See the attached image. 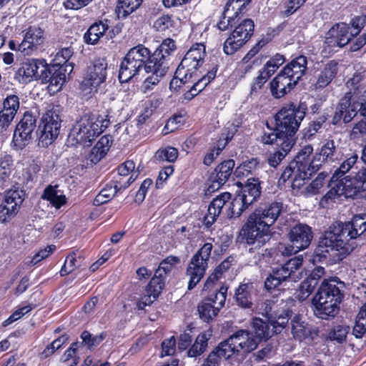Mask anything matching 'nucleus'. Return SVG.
Returning a JSON list of instances; mask_svg holds the SVG:
<instances>
[{
    "label": "nucleus",
    "mask_w": 366,
    "mask_h": 366,
    "mask_svg": "<svg viewBox=\"0 0 366 366\" xmlns=\"http://www.w3.org/2000/svg\"><path fill=\"white\" fill-rule=\"evenodd\" d=\"M176 49L172 39H167L152 54L149 49L139 44L130 49L121 62L119 79L122 83L128 82L144 71L148 76L143 82L144 92L152 89L169 70L168 57Z\"/></svg>",
    "instance_id": "nucleus-1"
},
{
    "label": "nucleus",
    "mask_w": 366,
    "mask_h": 366,
    "mask_svg": "<svg viewBox=\"0 0 366 366\" xmlns=\"http://www.w3.org/2000/svg\"><path fill=\"white\" fill-rule=\"evenodd\" d=\"M366 237V214L355 215L350 221L336 222L320 237L315 250V261L325 259L330 252H338L339 259L350 254Z\"/></svg>",
    "instance_id": "nucleus-2"
},
{
    "label": "nucleus",
    "mask_w": 366,
    "mask_h": 366,
    "mask_svg": "<svg viewBox=\"0 0 366 366\" xmlns=\"http://www.w3.org/2000/svg\"><path fill=\"white\" fill-rule=\"evenodd\" d=\"M281 202H272L259 206L252 212L239 231L238 239L256 250L263 247L272 237L271 227L284 212Z\"/></svg>",
    "instance_id": "nucleus-3"
},
{
    "label": "nucleus",
    "mask_w": 366,
    "mask_h": 366,
    "mask_svg": "<svg viewBox=\"0 0 366 366\" xmlns=\"http://www.w3.org/2000/svg\"><path fill=\"white\" fill-rule=\"evenodd\" d=\"M261 189L260 181L258 178H249L232 202H229L232 197L229 192L221 193L209 204L207 213L204 217L203 224L207 228L212 227L224 207H228L229 210L231 209V212L227 214L228 217H239L259 199Z\"/></svg>",
    "instance_id": "nucleus-4"
},
{
    "label": "nucleus",
    "mask_w": 366,
    "mask_h": 366,
    "mask_svg": "<svg viewBox=\"0 0 366 366\" xmlns=\"http://www.w3.org/2000/svg\"><path fill=\"white\" fill-rule=\"evenodd\" d=\"M263 305L264 308L262 309V314L267 317V322L255 317L252 320L254 334L247 331L249 340L255 341L256 347L261 340H267L274 334L280 333L287 326L292 313L282 300L280 303L266 300Z\"/></svg>",
    "instance_id": "nucleus-5"
},
{
    "label": "nucleus",
    "mask_w": 366,
    "mask_h": 366,
    "mask_svg": "<svg viewBox=\"0 0 366 366\" xmlns=\"http://www.w3.org/2000/svg\"><path fill=\"white\" fill-rule=\"evenodd\" d=\"M110 124L108 115L87 113L76 122L69 134L72 144L89 147Z\"/></svg>",
    "instance_id": "nucleus-6"
},
{
    "label": "nucleus",
    "mask_w": 366,
    "mask_h": 366,
    "mask_svg": "<svg viewBox=\"0 0 366 366\" xmlns=\"http://www.w3.org/2000/svg\"><path fill=\"white\" fill-rule=\"evenodd\" d=\"M306 109V106L294 103L284 106L275 116V127L270 128L267 124V129L263 133L277 134L281 139H289L295 143L294 135L305 118Z\"/></svg>",
    "instance_id": "nucleus-7"
},
{
    "label": "nucleus",
    "mask_w": 366,
    "mask_h": 366,
    "mask_svg": "<svg viewBox=\"0 0 366 366\" xmlns=\"http://www.w3.org/2000/svg\"><path fill=\"white\" fill-rule=\"evenodd\" d=\"M307 64V58L299 56L286 65L270 82L272 95L279 99L290 92L305 74Z\"/></svg>",
    "instance_id": "nucleus-8"
},
{
    "label": "nucleus",
    "mask_w": 366,
    "mask_h": 366,
    "mask_svg": "<svg viewBox=\"0 0 366 366\" xmlns=\"http://www.w3.org/2000/svg\"><path fill=\"white\" fill-rule=\"evenodd\" d=\"M179 262V258L175 256H169L160 262L154 277L145 289L144 295L137 303L138 310H144L146 306L150 305L157 300L164 287V277Z\"/></svg>",
    "instance_id": "nucleus-9"
},
{
    "label": "nucleus",
    "mask_w": 366,
    "mask_h": 366,
    "mask_svg": "<svg viewBox=\"0 0 366 366\" xmlns=\"http://www.w3.org/2000/svg\"><path fill=\"white\" fill-rule=\"evenodd\" d=\"M60 108L50 105L43 114L39 126V145L47 147L59 134L61 128Z\"/></svg>",
    "instance_id": "nucleus-10"
},
{
    "label": "nucleus",
    "mask_w": 366,
    "mask_h": 366,
    "mask_svg": "<svg viewBox=\"0 0 366 366\" xmlns=\"http://www.w3.org/2000/svg\"><path fill=\"white\" fill-rule=\"evenodd\" d=\"M255 345V341L249 340L247 330H241L222 342L213 351L220 360H227L240 351L250 352L256 349Z\"/></svg>",
    "instance_id": "nucleus-11"
},
{
    "label": "nucleus",
    "mask_w": 366,
    "mask_h": 366,
    "mask_svg": "<svg viewBox=\"0 0 366 366\" xmlns=\"http://www.w3.org/2000/svg\"><path fill=\"white\" fill-rule=\"evenodd\" d=\"M212 248V243H204L191 259L187 269V275L189 277L188 290L195 287L204 277Z\"/></svg>",
    "instance_id": "nucleus-12"
},
{
    "label": "nucleus",
    "mask_w": 366,
    "mask_h": 366,
    "mask_svg": "<svg viewBox=\"0 0 366 366\" xmlns=\"http://www.w3.org/2000/svg\"><path fill=\"white\" fill-rule=\"evenodd\" d=\"M205 55V46L203 44L199 43L192 45L176 70L177 76L184 81L192 79L199 67L202 64Z\"/></svg>",
    "instance_id": "nucleus-13"
},
{
    "label": "nucleus",
    "mask_w": 366,
    "mask_h": 366,
    "mask_svg": "<svg viewBox=\"0 0 366 366\" xmlns=\"http://www.w3.org/2000/svg\"><path fill=\"white\" fill-rule=\"evenodd\" d=\"M303 262V257L299 255L288 260L280 267L274 269L264 280V288L272 291L280 286L288 278L295 281L297 277L296 272L300 268Z\"/></svg>",
    "instance_id": "nucleus-14"
},
{
    "label": "nucleus",
    "mask_w": 366,
    "mask_h": 366,
    "mask_svg": "<svg viewBox=\"0 0 366 366\" xmlns=\"http://www.w3.org/2000/svg\"><path fill=\"white\" fill-rule=\"evenodd\" d=\"M312 237L313 234L310 227L305 224H297L292 227L288 233V239L291 244L281 246L280 250L285 256L296 254L299 251L307 248Z\"/></svg>",
    "instance_id": "nucleus-15"
},
{
    "label": "nucleus",
    "mask_w": 366,
    "mask_h": 366,
    "mask_svg": "<svg viewBox=\"0 0 366 366\" xmlns=\"http://www.w3.org/2000/svg\"><path fill=\"white\" fill-rule=\"evenodd\" d=\"M364 103L362 99H358L354 97L352 92H347L343 97H342L337 106L334 117L332 118V123L337 124L341 119L345 123L350 122L352 119L359 112V109Z\"/></svg>",
    "instance_id": "nucleus-16"
},
{
    "label": "nucleus",
    "mask_w": 366,
    "mask_h": 366,
    "mask_svg": "<svg viewBox=\"0 0 366 366\" xmlns=\"http://www.w3.org/2000/svg\"><path fill=\"white\" fill-rule=\"evenodd\" d=\"M350 29V25L343 22L334 25L327 33L323 51L326 52L328 47L330 54L334 51L335 47H342L349 42L352 44L354 41L352 38L355 36Z\"/></svg>",
    "instance_id": "nucleus-17"
},
{
    "label": "nucleus",
    "mask_w": 366,
    "mask_h": 366,
    "mask_svg": "<svg viewBox=\"0 0 366 366\" xmlns=\"http://www.w3.org/2000/svg\"><path fill=\"white\" fill-rule=\"evenodd\" d=\"M36 127V117L31 112H24L23 117L16 126L13 142L16 147L22 149L32 139Z\"/></svg>",
    "instance_id": "nucleus-18"
},
{
    "label": "nucleus",
    "mask_w": 366,
    "mask_h": 366,
    "mask_svg": "<svg viewBox=\"0 0 366 366\" xmlns=\"http://www.w3.org/2000/svg\"><path fill=\"white\" fill-rule=\"evenodd\" d=\"M259 140L264 144H274L279 148L278 150L271 154L268 158L269 166L274 168L281 163L295 144L294 142L281 139L277 134L272 133H263Z\"/></svg>",
    "instance_id": "nucleus-19"
},
{
    "label": "nucleus",
    "mask_w": 366,
    "mask_h": 366,
    "mask_svg": "<svg viewBox=\"0 0 366 366\" xmlns=\"http://www.w3.org/2000/svg\"><path fill=\"white\" fill-rule=\"evenodd\" d=\"M46 63L44 59H27L17 70L16 79L22 84L29 83L34 79H40L41 74L46 70Z\"/></svg>",
    "instance_id": "nucleus-20"
},
{
    "label": "nucleus",
    "mask_w": 366,
    "mask_h": 366,
    "mask_svg": "<svg viewBox=\"0 0 366 366\" xmlns=\"http://www.w3.org/2000/svg\"><path fill=\"white\" fill-rule=\"evenodd\" d=\"M344 283L339 281L337 277L330 280H324L320 286L315 296L328 301H332L334 307H339L343 298V293L341 291Z\"/></svg>",
    "instance_id": "nucleus-21"
},
{
    "label": "nucleus",
    "mask_w": 366,
    "mask_h": 366,
    "mask_svg": "<svg viewBox=\"0 0 366 366\" xmlns=\"http://www.w3.org/2000/svg\"><path fill=\"white\" fill-rule=\"evenodd\" d=\"M107 64L102 61L95 62L88 67L86 76L81 83L83 90L89 89L88 93L92 94L97 91V88L104 81L107 76Z\"/></svg>",
    "instance_id": "nucleus-22"
},
{
    "label": "nucleus",
    "mask_w": 366,
    "mask_h": 366,
    "mask_svg": "<svg viewBox=\"0 0 366 366\" xmlns=\"http://www.w3.org/2000/svg\"><path fill=\"white\" fill-rule=\"evenodd\" d=\"M342 157V152L338 144L332 139L326 140L322 145L320 152L313 156V167L318 168L323 163H333L339 161Z\"/></svg>",
    "instance_id": "nucleus-23"
},
{
    "label": "nucleus",
    "mask_w": 366,
    "mask_h": 366,
    "mask_svg": "<svg viewBox=\"0 0 366 366\" xmlns=\"http://www.w3.org/2000/svg\"><path fill=\"white\" fill-rule=\"evenodd\" d=\"M44 41V31L39 27L30 26L24 31V39L18 49L26 55L31 54Z\"/></svg>",
    "instance_id": "nucleus-24"
},
{
    "label": "nucleus",
    "mask_w": 366,
    "mask_h": 366,
    "mask_svg": "<svg viewBox=\"0 0 366 366\" xmlns=\"http://www.w3.org/2000/svg\"><path fill=\"white\" fill-rule=\"evenodd\" d=\"M291 326L294 338L299 341L313 340L318 336V330L306 322L301 315H296L293 317L291 320Z\"/></svg>",
    "instance_id": "nucleus-25"
},
{
    "label": "nucleus",
    "mask_w": 366,
    "mask_h": 366,
    "mask_svg": "<svg viewBox=\"0 0 366 366\" xmlns=\"http://www.w3.org/2000/svg\"><path fill=\"white\" fill-rule=\"evenodd\" d=\"M312 153V146L310 144L305 145L299 151L293 161L301 177H307L309 178L312 174L319 170L318 168L312 167L313 158L311 159L310 157Z\"/></svg>",
    "instance_id": "nucleus-26"
},
{
    "label": "nucleus",
    "mask_w": 366,
    "mask_h": 366,
    "mask_svg": "<svg viewBox=\"0 0 366 366\" xmlns=\"http://www.w3.org/2000/svg\"><path fill=\"white\" fill-rule=\"evenodd\" d=\"M338 71V63L330 60L325 63L317 75L315 84L316 89H322L328 86L335 79Z\"/></svg>",
    "instance_id": "nucleus-27"
},
{
    "label": "nucleus",
    "mask_w": 366,
    "mask_h": 366,
    "mask_svg": "<svg viewBox=\"0 0 366 366\" xmlns=\"http://www.w3.org/2000/svg\"><path fill=\"white\" fill-rule=\"evenodd\" d=\"M315 315L322 320L333 318L339 312V307H334L332 301L322 300L317 296L312 299Z\"/></svg>",
    "instance_id": "nucleus-28"
},
{
    "label": "nucleus",
    "mask_w": 366,
    "mask_h": 366,
    "mask_svg": "<svg viewBox=\"0 0 366 366\" xmlns=\"http://www.w3.org/2000/svg\"><path fill=\"white\" fill-rule=\"evenodd\" d=\"M256 290L253 283L247 282L241 284L237 288L234 294L236 303L242 308H250L252 305Z\"/></svg>",
    "instance_id": "nucleus-29"
},
{
    "label": "nucleus",
    "mask_w": 366,
    "mask_h": 366,
    "mask_svg": "<svg viewBox=\"0 0 366 366\" xmlns=\"http://www.w3.org/2000/svg\"><path fill=\"white\" fill-rule=\"evenodd\" d=\"M363 183L358 178H349L347 176L340 179L338 183V189L346 197H355L362 189Z\"/></svg>",
    "instance_id": "nucleus-30"
},
{
    "label": "nucleus",
    "mask_w": 366,
    "mask_h": 366,
    "mask_svg": "<svg viewBox=\"0 0 366 366\" xmlns=\"http://www.w3.org/2000/svg\"><path fill=\"white\" fill-rule=\"evenodd\" d=\"M108 30L109 25L107 21L96 22L84 34V39L87 44H95L102 36L107 34Z\"/></svg>",
    "instance_id": "nucleus-31"
},
{
    "label": "nucleus",
    "mask_w": 366,
    "mask_h": 366,
    "mask_svg": "<svg viewBox=\"0 0 366 366\" xmlns=\"http://www.w3.org/2000/svg\"><path fill=\"white\" fill-rule=\"evenodd\" d=\"M234 165L235 164L233 159L224 161L219 164L214 171L215 176L214 177L213 184H217L218 187L223 185L231 176ZM215 185L213 184V187Z\"/></svg>",
    "instance_id": "nucleus-32"
},
{
    "label": "nucleus",
    "mask_w": 366,
    "mask_h": 366,
    "mask_svg": "<svg viewBox=\"0 0 366 366\" xmlns=\"http://www.w3.org/2000/svg\"><path fill=\"white\" fill-rule=\"evenodd\" d=\"M112 137L109 135L102 136L91 151V160L93 162H98L109 151L112 144Z\"/></svg>",
    "instance_id": "nucleus-33"
},
{
    "label": "nucleus",
    "mask_w": 366,
    "mask_h": 366,
    "mask_svg": "<svg viewBox=\"0 0 366 366\" xmlns=\"http://www.w3.org/2000/svg\"><path fill=\"white\" fill-rule=\"evenodd\" d=\"M297 167L295 165L294 162H292L290 164L285 167L282 172L280 180L283 182H286L290 178H292V186L295 188H300L305 183V180L308 179L307 177H301L299 172L297 170Z\"/></svg>",
    "instance_id": "nucleus-34"
},
{
    "label": "nucleus",
    "mask_w": 366,
    "mask_h": 366,
    "mask_svg": "<svg viewBox=\"0 0 366 366\" xmlns=\"http://www.w3.org/2000/svg\"><path fill=\"white\" fill-rule=\"evenodd\" d=\"M254 27V25L252 20L244 19L235 27L230 35L236 38L238 41L239 39H241L240 41H242V44H244L253 34Z\"/></svg>",
    "instance_id": "nucleus-35"
},
{
    "label": "nucleus",
    "mask_w": 366,
    "mask_h": 366,
    "mask_svg": "<svg viewBox=\"0 0 366 366\" xmlns=\"http://www.w3.org/2000/svg\"><path fill=\"white\" fill-rule=\"evenodd\" d=\"M40 80L49 83L51 87L54 86L56 90H59L66 81V75L60 69L51 74L46 66L45 71L41 74Z\"/></svg>",
    "instance_id": "nucleus-36"
},
{
    "label": "nucleus",
    "mask_w": 366,
    "mask_h": 366,
    "mask_svg": "<svg viewBox=\"0 0 366 366\" xmlns=\"http://www.w3.org/2000/svg\"><path fill=\"white\" fill-rule=\"evenodd\" d=\"M365 76V72H356L346 83L347 88L350 89V92L353 90V93L352 92V95L358 99H362L360 94L362 92L366 93V85L364 83Z\"/></svg>",
    "instance_id": "nucleus-37"
},
{
    "label": "nucleus",
    "mask_w": 366,
    "mask_h": 366,
    "mask_svg": "<svg viewBox=\"0 0 366 366\" xmlns=\"http://www.w3.org/2000/svg\"><path fill=\"white\" fill-rule=\"evenodd\" d=\"M42 199H46L56 209H59L66 204V198L65 195L59 194L56 187L48 186L44 191L41 196Z\"/></svg>",
    "instance_id": "nucleus-38"
},
{
    "label": "nucleus",
    "mask_w": 366,
    "mask_h": 366,
    "mask_svg": "<svg viewBox=\"0 0 366 366\" xmlns=\"http://www.w3.org/2000/svg\"><path fill=\"white\" fill-rule=\"evenodd\" d=\"M142 0H119L116 6V13L119 19H124L137 9Z\"/></svg>",
    "instance_id": "nucleus-39"
},
{
    "label": "nucleus",
    "mask_w": 366,
    "mask_h": 366,
    "mask_svg": "<svg viewBox=\"0 0 366 366\" xmlns=\"http://www.w3.org/2000/svg\"><path fill=\"white\" fill-rule=\"evenodd\" d=\"M24 197L25 193L22 189L19 188L9 189L6 192L2 203L9 207L11 206L14 209L19 211L24 199Z\"/></svg>",
    "instance_id": "nucleus-40"
},
{
    "label": "nucleus",
    "mask_w": 366,
    "mask_h": 366,
    "mask_svg": "<svg viewBox=\"0 0 366 366\" xmlns=\"http://www.w3.org/2000/svg\"><path fill=\"white\" fill-rule=\"evenodd\" d=\"M357 159L358 154L356 152H352L350 154H347L346 159L340 164L339 168L335 171L331 179L332 181H337L339 179L342 178L352 168V167L357 162Z\"/></svg>",
    "instance_id": "nucleus-41"
},
{
    "label": "nucleus",
    "mask_w": 366,
    "mask_h": 366,
    "mask_svg": "<svg viewBox=\"0 0 366 366\" xmlns=\"http://www.w3.org/2000/svg\"><path fill=\"white\" fill-rule=\"evenodd\" d=\"M122 187V182L119 183H114V185H107V187L102 189L100 192L97 195L94 199V204L96 205L103 204L109 202L115 194L120 191Z\"/></svg>",
    "instance_id": "nucleus-42"
},
{
    "label": "nucleus",
    "mask_w": 366,
    "mask_h": 366,
    "mask_svg": "<svg viewBox=\"0 0 366 366\" xmlns=\"http://www.w3.org/2000/svg\"><path fill=\"white\" fill-rule=\"evenodd\" d=\"M208 340L209 337L206 333L199 334L197 337L194 343L187 351L188 357H197L200 356L205 351L207 347Z\"/></svg>",
    "instance_id": "nucleus-43"
},
{
    "label": "nucleus",
    "mask_w": 366,
    "mask_h": 366,
    "mask_svg": "<svg viewBox=\"0 0 366 366\" xmlns=\"http://www.w3.org/2000/svg\"><path fill=\"white\" fill-rule=\"evenodd\" d=\"M327 174L326 172L320 173L317 177L305 189V193L307 196H312L320 193L325 185L327 182Z\"/></svg>",
    "instance_id": "nucleus-44"
},
{
    "label": "nucleus",
    "mask_w": 366,
    "mask_h": 366,
    "mask_svg": "<svg viewBox=\"0 0 366 366\" xmlns=\"http://www.w3.org/2000/svg\"><path fill=\"white\" fill-rule=\"evenodd\" d=\"M219 310L215 307L211 302L205 299L198 306V312L200 318L204 322H209L213 317L217 316Z\"/></svg>",
    "instance_id": "nucleus-45"
},
{
    "label": "nucleus",
    "mask_w": 366,
    "mask_h": 366,
    "mask_svg": "<svg viewBox=\"0 0 366 366\" xmlns=\"http://www.w3.org/2000/svg\"><path fill=\"white\" fill-rule=\"evenodd\" d=\"M179 155L177 149L173 147H167L159 149L154 155V158L158 162H174Z\"/></svg>",
    "instance_id": "nucleus-46"
},
{
    "label": "nucleus",
    "mask_w": 366,
    "mask_h": 366,
    "mask_svg": "<svg viewBox=\"0 0 366 366\" xmlns=\"http://www.w3.org/2000/svg\"><path fill=\"white\" fill-rule=\"evenodd\" d=\"M366 332V303L361 307L353 327L352 333L357 337H362Z\"/></svg>",
    "instance_id": "nucleus-47"
},
{
    "label": "nucleus",
    "mask_w": 366,
    "mask_h": 366,
    "mask_svg": "<svg viewBox=\"0 0 366 366\" xmlns=\"http://www.w3.org/2000/svg\"><path fill=\"white\" fill-rule=\"evenodd\" d=\"M359 112L361 116L364 118L357 123L352 128L350 137L352 139L360 138V136L366 134V104L362 103L361 107L359 109Z\"/></svg>",
    "instance_id": "nucleus-48"
},
{
    "label": "nucleus",
    "mask_w": 366,
    "mask_h": 366,
    "mask_svg": "<svg viewBox=\"0 0 366 366\" xmlns=\"http://www.w3.org/2000/svg\"><path fill=\"white\" fill-rule=\"evenodd\" d=\"M217 69H212L209 71L206 75L199 79L190 89V92L192 96L197 95L199 92L202 91L205 86L216 76Z\"/></svg>",
    "instance_id": "nucleus-49"
},
{
    "label": "nucleus",
    "mask_w": 366,
    "mask_h": 366,
    "mask_svg": "<svg viewBox=\"0 0 366 366\" xmlns=\"http://www.w3.org/2000/svg\"><path fill=\"white\" fill-rule=\"evenodd\" d=\"M261 168L259 162L257 158H251L244 161L237 169V172L242 175L256 173Z\"/></svg>",
    "instance_id": "nucleus-50"
},
{
    "label": "nucleus",
    "mask_w": 366,
    "mask_h": 366,
    "mask_svg": "<svg viewBox=\"0 0 366 366\" xmlns=\"http://www.w3.org/2000/svg\"><path fill=\"white\" fill-rule=\"evenodd\" d=\"M316 282L311 278H306L300 285L297 297L300 301L305 300L314 291Z\"/></svg>",
    "instance_id": "nucleus-51"
},
{
    "label": "nucleus",
    "mask_w": 366,
    "mask_h": 366,
    "mask_svg": "<svg viewBox=\"0 0 366 366\" xmlns=\"http://www.w3.org/2000/svg\"><path fill=\"white\" fill-rule=\"evenodd\" d=\"M11 165V156L6 154L0 157V184H3L6 179L9 177Z\"/></svg>",
    "instance_id": "nucleus-52"
},
{
    "label": "nucleus",
    "mask_w": 366,
    "mask_h": 366,
    "mask_svg": "<svg viewBox=\"0 0 366 366\" xmlns=\"http://www.w3.org/2000/svg\"><path fill=\"white\" fill-rule=\"evenodd\" d=\"M227 290V287L223 285L219 289L218 291H217L214 294L211 295L207 299L211 302L215 307H217L218 310H220V309L224 305Z\"/></svg>",
    "instance_id": "nucleus-53"
},
{
    "label": "nucleus",
    "mask_w": 366,
    "mask_h": 366,
    "mask_svg": "<svg viewBox=\"0 0 366 366\" xmlns=\"http://www.w3.org/2000/svg\"><path fill=\"white\" fill-rule=\"evenodd\" d=\"M349 332V326L345 325H339L335 326L330 332L329 337L332 340H335L339 343H342L346 340V337Z\"/></svg>",
    "instance_id": "nucleus-54"
},
{
    "label": "nucleus",
    "mask_w": 366,
    "mask_h": 366,
    "mask_svg": "<svg viewBox=\"0 0 366 366\" xmlns=\"http://www.w3.org/2000/svg\"><path fill=\"white\" fill-rule=\"evenodd\" d=\"M222 15L223 18L218 22L217 26L219 30L225 31L229 27H232L236 24V19L239 14L236 15L234 11L230 9L229 11L227 13L224 9Z\"/></svg>",
    "instance_id": "nucleus-55"
},
{
    "label": "nucleus",
    "mask_w": 366,
    "mask_h": 366,
    "mask_svg": "<svg viewBox=\"0 0 366 366\" xmlns=\"http://www.w3.org/2000/svg\"><path fill=\"white\" fill-rule=\"evenodd\" d=\"M232 36H229L224 43L223 51L227 55H232L237 51L244 44Z\"/></svg>",
    "instance_id": "nucleus-56"
},
{
    "label": "nucleus",
    "mask_w": 366,
    "mask_h": 366,
    "mask_svg": "<svg viewBox=\"0 0 366 366\" xmlns=\"http://www.w3.org/2000/svg\"><path fill=\"white\" fill-rule=\"evenodd\" d=\"M16 114V112L2 105L0 109V127L6 129L11 124Z\"/></svg>",
    "instance_id": "nucleus-57"
},
{
    "label": "nucleus",
    "mask_w": 366,
    "mask_h": 366,
    "mask_svg": "<svg viewBox=\"0 0 366 366\" xmlns=\"http://www.w3.org/2000/svg\"><path fill=\"white\" fill-rule=\"evenodd\" d=\"M232 265L231 261L229 259H227L222 262L214 269V272L207 279L205 282V287H208L210 285V282L214 280H218L224 272H226Z\"/></svg>",
    "instance_id": "nucleus-58"
},
{
    "label": "nucleus",
    "mask_w": 366,
    "mask_h": 366,
    "mask_svg": "<svg viewBox=\"0 0 366 366\" xmlns=\"http://www.w3.org/2000/svg\"><path fill=\"white\" fill-rule=\"evenodd\" d=\"M81 338L82 342L91 349L99 345L104 340V336L103 335L94 336L88 331H84L81 335Z\"/></svg>",
    "instance_id": "nucleus-59"
},
{
    "label": "nucleus",
    "mask_w": 366,
    "mask_h": 366,
    "mask_svg": "<svg viewBox=\"0 0 366 366\" xmlns=\"http://www.w3.org/2000/svg\"><path fill=\"white\" fill-rule=\"evenodd\" d=\"M173 26V19L169 15L158 17L154 22V28L158 31H164Z\"/></svg>",
    "instance_id": "nucleus-60"
},
{
    "label": "nucleus",
    "mask_w": 366,
    "mask_h": 366,
    "mask_svg": "<svg viewBox=\"0 0 366 366\" xmlns=\"http://www.w3.org/2000/svg\"><path fill=\"white\" fill-rule=\"evenodd\" d=\"M18 210L14 209L11 206L8 207L1 202L0 204V222L4 223L9 222L18 213Z\"/></svg>",
    "instance_id": "nucleus-61"
},
{
    "label": "nucleus",
    "mask_w": 366,
    "mask_h": 366,
    "mask_svg": "<svg viewBox=\"0 0 366 366\" xmlns=\"http://www.w3.org/2000/svg\"><path fill=\"white\" fill-rule=\"evenodd\" d=\"M366 24V16H357L352 18L349 24L351 29L350 31L354 36L358 35L362 28Z\"/></svg>",
    "instance_id": "nucleus-62"
},
{
    "label": "nucleus",
    "mask_w": 366,
    "mask_h": 366,
    "mask_svg": "<svg viewBox=\"0 0 366 366\" xmlns=\"http://www.w3.org/2000/svg\"><path fill=\"white\" fill-rule=\"evenodd\" d=\"M250 1L251 0H229L225 6V11L229 12L231 9L236 15L239 14Z\"/></svg>",
    "instance_id": "nucleus-63"
},
{
    "label": "nucleus",
    "mask_w": 366,
    "mask_h": 366,
    "mask_svg": "<svg viewBox=\"0 0 366 366\" xmlns=\"http://www.w3.org/2000/svg\"><path fill=\"white\" fill-rule=\"evenodd\" d=\"M2 105L17 113L20 106L19 97L14 94H7L3 100Z\"/></svg>",
    "instance_id": "nucleus-64"
}]
</instances>
